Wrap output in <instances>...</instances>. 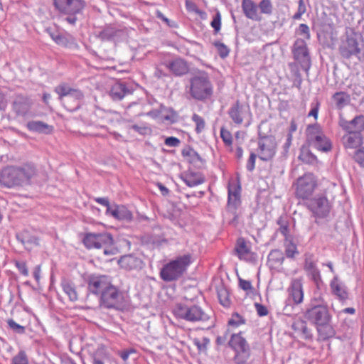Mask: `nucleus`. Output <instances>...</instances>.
Wrapping results in <instances>:
<instances>
[{"mask_svg":"<svg viewBox=\"0 0 364 364\" xmlns=\"http://www.w3.org/2000/svg\"><path fill=\"white\" fill-rule=\"evenodd\" d=\"M306 319L316 326L321 339L326 340L335 334L334 328L331 324L332 316L328 305L312 306L304 314Z\"/></svg>","mask_w":364,"mask_h":364,"instance_id":"f257e3e1","label":"nucleus"},{"mask_svg":"<svg viewBox=\"0 0 364 364\" xmlns=\"http://www.w3.org/2000/svg\"><path fill=\"white\" fill-rule=\"evenodd\" d=\"M191 254L178 256L164 265L160 271L161 279L166 282H173L181 278L192 263Z\"/></svg>","mask_w":364,"mask_h":364,"instance_id":"f03ea898","label":"nucleus"},{"mask_svg":"<svg viewBox=\"0 0 364 364\" xmlns=\"http://www.w3.org/2000/svg\"><path fill=\"white\" fill-rule=\"evenodd\" d=\"M190 82V94L194 99L204 100L213 95V85L207 73L199 71L191 79Z\"/></svg>","mask_w":364,"mask_h":364,"instance_id":"7ed1b4c3","label":"nucleus"},{"mask_svg":"<svg viewBox=\"0 0 364 364\" xmlns=\"http://www.w3.org/2000/svg\"><path fill=\"white\" fill-rule=\"evenodd\" d=\"M55 92L59 95V100L70 112H74L80 107L84 95L76 89L70 87L65 83H61L55 87Z\"/></svg>","mask_w":364,"mask_h":364,"instance_id":"20e7f679","label":"nucleus"},{"mask_svg":"<svg viewBox=\"0 0 364 364\" xmlns=\"http://www.w3.org/2000/svg\"><path fill=\"white\" fill-rule=\"evenodd\" d=\"M173 314L178 318L188 322H205L209 320V316L198 305L176 304L173 309Z\"/></svg>","mask_w":364,"mask_h":364,"instance_id":"39448f33","label":"nucleus"},{"mask_svg":"<svg viewBox=\"0 0 364 364\" xmlns=\"http://www.w3.org/2000/svg\"><path fill=\"white\" fill-rule=\"evenodd\" d=\"M306 140L309 146L318 151L328 152L332 148L331 141L323 134L321 127L317 124L308 126L306 129Z\"/></svg>","mask_w":364,"mask_h":364,"instance_id":"423d86ee","label":"nucleus"},{"mask_svg":"<svg viewBox=\"0 0 364 364\" xmlns=\"http://www.w3.org/2000/svg\"><path fill=\"white\" fill-rule=\"evenodd\" d=\"M82 242L87 249L105 247V255L113 254L112 247L110 249L107 248V245H112L113 242V237L111 233H86L82 239Z\"/></svg>","mask_w":364,"mask_h":364,"instance_id":"0eeeda50","label":"nucleus"},{"mask_svg":"<svg viewBox=\"0 0 364 364\" xmlns=\"http://www.w3.org/2000/svg\"><path fill=\"white\" fill-rule=\"evenodd\" d=\"M308 209L313 216L318 220L327 218L331 210V205L327 197L323 195L317 196L306 202Z\"/></svg>","mask_w":364,"mask_h":364,"instance_id":"6e6552de","label":"nucleus"},{"mask_svg":"<svg viewBox=\"0 0 364 364\" xmlns=\"http://www.w3.org/2000/svg\"><path fill=\"white\" fill-rule=\"evenodd\" d=\"M294 59L300 65L302 70L308 72L311 68V58L304 39L297 38L291 48Z\"/></svg>","mask_w":364,"mask_h":364,"instance_id":"1a4fd4ad","label":"nucleus"},{"mask_svg":"<svg viewBox=\"0 0 364 364\" xmlns=\"http://www.w3.org/2000/svg\"><path fill=\"white\" fill-rule=\"evenodd\" d=\"M339 53L343 58L346 59L358 56L360 53L358 36L353 31L346 32V38L342 40L339 46Z\"/></svg>","mask_w":364,"mask_h":364,"instance_id":"9d476101","label":"nucleus"},{"mask_svg":"<svg viewBox=\"0 0 364 364\" xmlns=\"http://www.w3.org/2000/svg\"><path fill=\"white\" fill-rule=\"evenodd\" d=\"M46 32L58 46L69 49H78L77 42L71 34L50 27L46 28Z\"/></svg>","mask_w":364,"mask_h":364,"instance_id":"9b49d317","label":"nucleus"},{"mask_svg":"<svg viewBox=\"0 0 364 364\" xmlns=\"http://www.w3.org/2000/svg\"><path fill=\"white\" fill-rule=\"evenodd\" d=\"M228 114L234 123L242 124L247 120L246 127L251 124L252 113L249 106H246L237 101L229 109Z\"/></svg>","mask_w":364,"mask_h":364,"instance_id":"f8f14e48","label":"nucleus"},{"mask_svg":"<svg viewBox=\"0 0 364 364\" xmlns=\"http://www.w3.org/2000/svg\"><path fill=\"white\" fill-rule=\"evenodd\" d=\"M15 166L19 176L21 187L31 185L32 180L38 176L37 166L33 162H26Z\"/></svg>","mask_w":364,"mask_h":364,"instance_id":"ddd939ff","label":"nucleus"},{"mask_svg":"<svg viewBox=\"0 0 364 364\" xmlns=\"http://www.w3.org/2000/svg\"><path fill=\"white\" fill-rule=\"evenodd\" d=\"M55 9L61 14H80L85 6L84 0H53Z\"/></svg>","mask_w":364,"mask_h":364,"instance_id":"4468645a","label":"nucleus"},{"mask_svg":"<svg viewBox=\"0 0 364 364\" xmlns=\"http://www.w3.org/2000/svg\"><path fill=\"white\" fill-rule=\"evenodd\" d=\"M338 125L348 134H361L364 131V115L355 116L352 120H347L342 114H339Z\"/></svg>","mask_w":364,"mask_h":364,"instance_id":"2eb2a0df","label":"nucleus"},{"mask_svg":"<svg viewBox=\"0 0 364 364\" xmlns=\"http://www.w3.org/2000/svg\"><path fill=\"white\" fill-rule=\"evenodd\" d=\"M276 141L272 136H264L258 141V156L262 161L273 158L276 153Z\"/></svg>","mask_w":364,"mask_h":364,"instance_id":"dca6fc26","label":"nucleus"},{"mask_svg":"<svg viewBox=\"0 0 364 364\" xmlns=\"http://www.w3.org/2000/svg\"><path fill=\"white\" fill-rule=\"evenodd\" d=\"M0 184L6 188L21 187V183L15 166L4 168L0 172Z\"/></svg>","mask_w":364,"mask_h":364,"instance_id":"f3484780","label":"nucleus"},{"mask_svg":"<svg viewBox=\"0 0 364 364\" xmlns=\"http://www.w3.org/2000/svg\"><path fill=\"white\" fill-rule=\"evenodd\" d=\"M228 189V210L235 215L241 204V186L238 182H229Z\"/></svg>","mask_w":364,"mask_h":364,"instance_id":"a211bd4d","label":"nucleus"},{"mask_svg":"<svg viewBox=\"0 0 364 364\" xmlns=\"http://www.w3.org/2000/svg\"><path fill=\"white\" fill-rule=\"evenodd\" d=\"M316 186V181L311 176H305L299 178L296 191V197L302 199H309Z\"/></svg>","mask_w":364,"mask_h":364,"instance_id":"6ab92c4d","label":"nucleus"},{"mask_svg":"<svg viewBox=\"0 0 364 364\" xmlns=\"http://www.w3.org/2000/svg\"><path fill=\"white\" fill-rule=\"evenodd\" d=\"M86 282L89 291L93 294H99L100 291L102 293L104 289L112 285L111 282L107 280L106 276H95L92 274L87 277Z\"/></svg>","mask_w":364,"mask_h":364,"instance_id":"aec40b11","label":"nucleus"},{"mask_svg":"<svg viewBox=\"0 0 364 364\" xmlns=\"http://www.w3.org/2000/svg\"><path fill=\"white\" fill-rule=\"evenodd\" d=\"M168 70L176 76H181L188 72L187 62L181 58H176L161 63Z\"/></svg>","mask_w":364,"mask_h":364,"instance_id":"412c9836","label":"nucleus"},{"mask_svg":"<svg viewBox=\"0 0 364 364\" xmlns=\"http://www.w3.org/2000/svg\"><path fill=\"white\" fill-rule=\"evenodd\" d=\"M31 100L26 95H17L12 102L13 111L18 116H25L30 111Z\"/></svg>","mask_w":364,"mask_h":364,"instance_id":"4be33fe9","label":"nucleus"},{"mask_svg":"<svg viewBox=\"0 0 364 364\" xmlns=\"http://www.w3.org/2000/svg\"><path fill=\"white\" fill-rule=\"evenodd\" d=\"M304 269L307 272L308 275L311 277V279L314 282L317 288L319 289L320 285L323 283L321 273L316 267V262L311 257H306Z\"/></svg>","mask_w":364,"mask_h":364,"instance_id":"5701e85b","label":"nucleus"},{"mask_svg":"<svg viewBox=\"0 0 364 364\" xmlns=\"http://www.w3.org/2000/svg\"><path fill=\"white\" fill-rule=\"evenodd\" d=\"M289 296L294 304H301L304 299V291L301 281L294 279L289 288Z\"/></svg>","mask_w":364,"mask_h":364,"instance_id":"b1692460","label":"nucleus"},{"mask_svg":"<svg viewBox=\"0 0 364 364\" xmlns=\"http://www.w3.org/2000/svg\"><path fill=\"white\" fill-rule=\"evenodd\" d=\"M331 293L341 301H345L348 297V293L346 285L339 280L338 276H335L330 282Z\"/></svg>","mask_w":364,"mask_h":364,"instance_id":"393cba45","label":"nucleus"},{"mask_svg":"<svg viewBox=\"0 0 364 364\" xmlns=\"http://www.w3.org/2000/svg\"><path fill=\"white\" fill-rule=\"evenodd\" d=\"M16 237L28 250H31L34 246L39 245V237L31 234L28 230L16 233Z\"/></svg>","mask_w":364,"mask_h":364,"instance_id":"a878e982","label":"nucleus"},{"mask_svg":"<svg viewBox=\"0 0 364 364\" xmlns=\"http://www.w3.org/2000/svg\"><path fill=\"white\" fill-rule=\"evenodd\" d=\"M118 264L124 269L132 270L141 268L142 265V261L141 259L135 257L133 255H127L122 256L118 260Z\"/></svg>","mask_w":364,"mask_h":364,"instance_id":"bb28decb","label":"nucleus"},{"mask_svg":"<svg viewBox=\"0 0 364 364\" xmlns=\"http://www.w3.org/2000/svg\"><path fill=\"white\" fill-rule=\"evenodd\" d=\"M230 346L236 352L250 351L248 343L240 333L232 334L229 341Z\"/></svg>","mask_w":364,"mask_h":364,"instance_id":"cd10ccee","label":"nucleus"},{"mask_svg":"<svg viewBox=\"0 0 364 364\" xmlns=\"http://www.w3.org/2000/svg\"><path fill=\"white\" fill-rule=\"evenodd\" d=\"M100 305L102 309H114V286L111 285L101 293Z\"/></svg>","mask_w":364,"mask_h":364,"instance_id":"c85d7f7f","label":"nucleus"},{"mask_svg":"<svg viewBox=\"0 0 364 364\" xmlns=\"http://www.w3.org/2000/svg\"><path fill=\"white\" fill-rule=\"evenodd\" d=\"M26 127L31 132L44 134H50L53 131V127L42 121H30L27 123Z\"/></svg>","mask_w":364,"mask_h":364,"instance_id":"c756f323","label":"nucleus"},{"mask_svg":"<svg viewBox=\"0 0 364 364\" xmlns=\"http://www.w3.org/2000/svg\"><path fill=\"white\" fill-rule=\"evenodd\" d=\"M242 8L245 15L250 19L259 21L260 17L257 14V6L252 0H242Z\"/></svg>","mask_w":364,"mask_h":364,"instance_id":"7c9ffc66","label":"nucleus"},{"mask_svg":"<svg viewBox=\"0 0 364 364\" xmlns=\"http://www.w3.org/2000/svg\"><path fill=\"white\" fill-rule=\"evenodd\" d=\"M182 181L189 187H195L204 183V177L200 173L188 172L181 176Z\"/></svg>","mask_w":364,"mask_h":364,"instance_id":"2f4dec72","label":"nucleus"},{"mask_svg":"<svg viewBox=\"0 0 364 364\" xmlns=\"http://www.w3.org/2000/svg\"><path fill=\"white\" fill-rule=\"evenodd\" d=\"M332 100L338 109H342L350 103V97L346 92H336L332 96Z\"/></svg>","mask_w":364,"mask_h":364,"instance_id":"473e14b6","label":"nucleus"},{"mask_svg":"<svg viewBox=\"0 0 364 364\" xmlns=\"http://www.w3.org/2000/svg\"><path fill=\"white\" fill-rule=\"evenodd\" d=\"M344 146L348 149H355L362 143L361 134L353 133L345 135L343 138Z\"/></svg>","mask_w":364,"mask_h":364,"instance_id":"72a5a7b5","label":"nucleus"},{"mask_svg":"<svg viewBox=\"0 0 364 364\" xmlns=\"http://www.w3.org/2000/svg\"><path fill=\"white\" fill-rule=\"evenodd\" d=\"M61 287L63 291L68 296L71 301H75L77 300V294L73 282L64 279L61 282Z\"/></svg>","mask_w":364,"mask_h":364,"instance_id":"f704fd0d","label":"nucleus"},{"mask_svg":"<svg viewBox=\"0 0 364 364\" xmlns=\"http://www.w3.org/2000/svg\"><path fill=\"white\" fill-rule=\"evenodd\" d=\"M284 257L281 250H273L268 255V262L271 266L277 267L282 264Z\"/></svg>","mask_w":364,"mask_h":364,"instance_id":"c9c22d12","label":"nucleus"},{"mask_svg":"<svg viewBox=\"0 0 364 364\" xmlns=\"http://www.w3.org/2000/svg\"><path fill=\"white\" fill-rule=\"evenodd\" d=\"M235 251L237 256L241 259H247L250 253V249L247 247L243 239L238 240L235 247Z\"/></svg>","mask_w":364,"mask_h":364,"instance_id":"e433bc0d","label":"nucleus"},{"mask_svg":"<svg viewBox=\"0 0 364 364\" xmlns=\"http://www.w3.org/2000/svg\"><path fill=\"white\" fill-rule=\"evenodd\" d=\"M132 218V213L124 205H115V218L122 220H131Z\"/></svg>","mask_w":364,"mask_h":364,"instance_id":"4c0bfd02","label":"nucleus"},{"mask_svg":"<svg viewBox=\"0 0 364 364\" xmlns=\"http://www.w3.org/2000/svg\"><path fill=\"white\" fill-rule=\"evenodd\" d=\"M129 129L133 130L142 136L149 135L151 133V127L146 122H140L139 124H133L130 126Z\"/></svg>","mask_w":364,"mask_h":364,"instance_id":"58836bf2","label":"nucleus"},{"mask_svg":"<svg viewBox=\"0 0 364 364\" xmlns=\"http://www.w3.org/2000/svg\"><path fill=\"white\" fill-rule=\"evenodd\" d=\"M92 364H112L110 358L102 349H98L93 355Z\"/></svg>","mask_w":364,"mask_h":364,"instance_id":"ea45409f","label":"nucleus"},{"mask_svg":"<svg viewBox=\"0 0 364 364\" xmlns=\"http://www.w3.org/2000/svg\"><path fill=\"white\" fill-rule=\"evenodd\" d=\"M130 93V90L127 89L124 82L115 80V98L122 100L126 95Z\"/></svg>","mask_w":364,"mask_h":364,"instance_id":"a19ab883","label":"nucleus"},{"mask_svg":"<svg viewBox=\"0 0 364 364\" xmlns=\"http://www.w3.org/2000/svg\"><path fill=\"white\" fill-rule=\"evenodd\" d=\"M285 254L289 258H293L296 255L299 254L296 245L291 241L287 240L285 245Z\"/></svg>","mask_w":364,"mask_h":364,"instance_id":"79ce46f5","label":"nucleus"},{"mask_svg":"<svg viewBox=\"0 0 364 364\" xmlns=\"http://www.w3.org/2000/svg\"><path fill=\"white\" fill-rule=\"evenodd\" d=\"M245 323V318L237 313L232 314L231 318L228 321V325L234 328L239 327Z\"/></svg>","mask_w":364,"mask_h":364,"instance_id":"37998d69","label":"nucleus"},{"mask_svg":"<svg viewBox=\"0 0 364 364\" xmlns=\"http://www.w3.org/2000/svg\"><path fill=\"white\" fill-rule=\"evenodd\" d=\"M218 299L220 304L224 307H229L230 300L229 299L228 292L225 289H221L218 291Z\"/></svg>","mask_w":364,"mask_h":364,"instance_id":"c03bdc74","label":"nucleus"},{"mask_svg":"<svg viewBox=\"0 0 364 364\" xmlns=\"http://www.w3.org/2000/svg\"><path fill=\"white\" fill-rule=\"evenodd\" d=\"M299 326L296 329L300 333L301 338L305 340H309L312 338V333L311 330L307 327L306 324L304 322L300 323Z\"/></svg>","mask_w":364,"mask_h":364,"instance_id":"a18cd8bd","label":"nucleus"},{"mask_svg":"<svg viewBox=\"0 0 364 364\" xmlns=\"http://www.w3.org/2000/svg\"><path fill=\"white\" fill-rule=\"evenodd\" d=\"M220 137L226 146H231L232 145V136L230 131L221 127Z\"/></svg>","mask_w":364,"mask_h":364,"instance_id":"49530a36","label":"nucleus"},{"mask_svg":"<svg viewBox=\"0 0 364 364\" xmlns=\"http://www.w3.org/2000/svg\"><path fill=\"white\" fill-rule=\"evenodd\" d=\"M191 119L192 121L196 124V132L198 134L200 133L205 129V120L203 117L197 114H193Z\"/></svg>","mask_w":364,"mask_h":364,"instance_id":"de8ad7c7","label":"nucleus"},{"mask_svg":"<svg viewBox=\"0 0 364 364\" xmlns=\"http://www.w3.org/2000/svg\"><path fill=\"white\" fill-rule=\"evenodd\" d=\"M299 158L306 164H314L317 161L316 156L309 151H301Z\"/></svg>","mask_w":364,"mask_h":364,"instance_id":"09e8293b","label":"nucleus"},{"mask_svg":"<svg viewBox=\"0 0 364 364\" xmlns=\"http://www.w3.org/2000/svg\"><path fill=\"white\" fill-rule=\"evenodd\" d=\"M99 37L102 41H112L114 39V28L110 26L105 28L100 32Z\"/></svg>","mask_w":364,"mask_h":364,"instance_id":"8fccbe9b","label":"nucleus"},{"mask_svg":"<svg viewBox=\"0 0 364 364\" xmlns=\"http://www.w3.org/2000/svg\"><path fill=\"white\" fill-rule=\"evenodd\" d=\"M213 45L217 48L220 58H225L229 55L230 50L224 43L215 41L213 43Z\"/></svg>","mask_w":364,"mask_h":364,"instance_id":"3c124183","label":"nucleus"},{"mask_svg":"<svg viewBox=\"0 0 364 364\" xmlns=\"http://www.w3.org/2000/svg\"><path fill=\"white\" fill-rule=\"evenodd\" d=\"M250 355V351H236L234 357V361L236 364H245L246 361L248 360Z\"/></svg>","mask_w":364,"mask_h":364,"instance_id":"603ef678","label":"nucleus"},{"mask_svg":"<svg viewBox=\"0 0 364 364\" xmlns=\"http://www.w3.org/2000/svg\"><path fill=\"white\" fill-rule=\"evenodd\" d=\"M262 14L270 15L272 13V4L270 0H262L259 4Z\"/></svg>","mask_w":364,"mask_h":364,"instance_id":"864d4df0","label":"nucleus"},{"mask_svg":"<svg viewBox=\"0 0 364 364\" xmlns=\"http://www.w3.org/2000/svg\"><path fill=\"white\" fill-rule=\"evenodd\" d=\"M12 364H28V360L26 353L23 350L12 358Z\"/></svg>","mask_w":364,"mask_h":364,"instance_id":"5fc2aeb1","label":"nucleus"},{"mask_svg":"<svg viewBox=\"0 0 364 364\" xmlns=\"http://www.w3.org/2000/svg\"><path fill=\"white\" fill-rule=\"evenodd\" d=\"M210 25L213 28L215 33H218L220 31L221 28V15L219 11H217L215 14Z\"/></svg>","mask_w":364,"mask_h":364,"instance_id":"6e6d98bb","label":"nucleus"},{"mask_svg":"<svg viewBox=\"0 0 364 364\" xmlns=\"http://www.w3.org/2000/svg\"><path fill=\"white\" fill-rule=\"evenodd\" d=\"M7 323L9 328L12 329L14 332L20 334H23L25 333L26 328L17 323L13 319H9L7 321Z\"/></svg>","mask_w":364,"mask_h":364,"instance_id":"4d7b16f0","label":"nucleus"},{"mask_svg":"<svg viewBox=\"0 0 364 364\" xmlns=\"http://www.w3.org/2000/svg\"><path fill=\"white\" fill-rule=\"evenodd\" d=\"M210 341L207 338H203L202 341L198 338L193 340V344L197 347L199 351H205L207 349V346Z\"/></svg>","mask_w":364,"mask_h":364,"instance_id":"13d9d810","label":"nucleus"},{"mask_svg":"<svg viewBox=\"0 0 364 364\" xmlns=\"http://www.w3.org/2000/svg\"><path fill=\"white\" fill-rule=\"evenodd\" d=\"M182 154L183 156L190 157L193 161L194 160H198V161L201 160V157L200 156V155L194 149H193L191 148H188L186 149H183L182 151Z\"/></svg>","mask_w":364,"mask_h":364,"instance_id":"bf43d9fd","label":"nucleus"},{"mask_svg":"<svg viewBox=\"0 0 364 364\" xmlns=\"http://www.w3.org/2000/svg\"><path fill=\"white\" fill-rule=\"evenodd\" d=\"M296 33L299 35L304 36V38H306L307 40L310 39L311 35H310L309 28L305 23H301L299 25Z\"/></svg>","mask_w":364,"mask_h":364,"instance_id":"052dcab7","label":"nucleus"},{"mask_svg":"<svg viewBox=\"0 0 364 364\" xmlns=\"http://www.w3.org/2000/svg\"><path fill=\"white\" fill-rule=\"evenodd\" d=\"M15 266L18 269V272L23 276L27 277L28 275V269L26 263L23 261H16Z\"/></svg>","mask_w":364,"mask_h":364,"instance_id":"680f3d73","label":"nucleus"},{"mask_svg":"<svg viewBox=\"0 0 364 364\" xmlns=\"http://www.w3.org/2000/svg\"><path fill=\"white\" fill-rule=\"evenodd\" d=\"M95 201L98 203L107 207V210L114 216V209H112L109 206V202L107 198H96Z\"/></svg>","mask_w":364,"mask_h":364,"instance_id":"e2e57ef3","label":"nucleus"},{"mask_svg":"<svg viewBox=\"0 0 364 364\" xmlns=\"http://www.w3.org/2000/svg\"><path fill=\"white\" fill-rule=\"evenodd\" d=\"M257 155L255 153H251L247 162L246 168L249 171H252L255 167V160Z\"/></svg>","mask_w":364,"mask_h":364,"instance_id":"0e129e2a","label":"nucleus"},{"mask_svg":"<svg viewBox=\"0 0 364 364\" xmlns=\"http://www.w3.org/2000/svg\"><path fill=\"white\" fill-rule=\"evenodd\" d=\"M164 143L169 147H176L180 144V140L175 136H169L165 139Z\"/></svg>","mask_w":364,"mask_h":364,"instance_id":"69168bd1","label":"nucleus"},{"mask_svg":"<svg viewBox=\"0 0 364 364\" xmlns=\"http://www.w3.org/2000/svg\"><path fill=\"white\" fill-rule=\"evenodd\" d=\"M354 159L359 164H364V148L358 149L354 155Z\"/></svg>","mask_w":364,"mask_h":364,"instance_id":"338daca9","label":"nucleus"},{"mask_svg":"<svg viewBox=\"0 0 364 364\" xmlns=\"http://www.w3.org/2000/svg\"><path fill=\"white\" fill-rule=\"evenodd\" d=\"M255 306L257 313L259 316H264L268 314V310L264 305L256 303Z\"/></svg>","mask_w":364,"mask_h":364,"instance_id":"774afa93","label":"nucleus"}]
</instances>
